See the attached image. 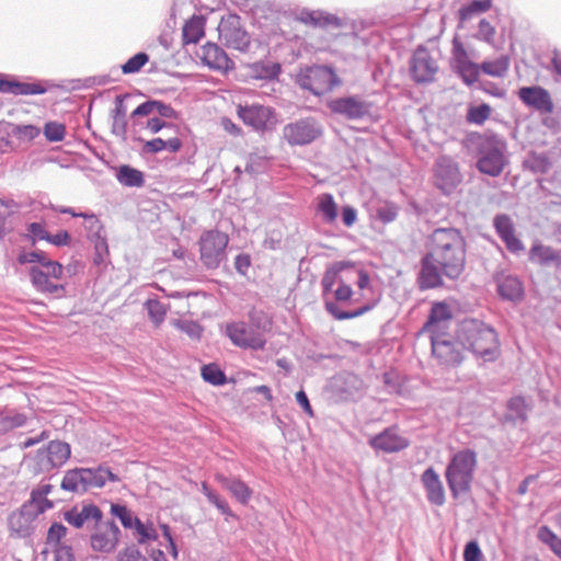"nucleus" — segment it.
<instances>
[{
	"label": "nucleus",
	"mask_w": 561,
	"mask_h": 561,
	"mask_svg": "<svg viewBox=\"0 0 561 561\" xmlns=\"http://www.w3.org/2000/svg\"><path fill=\"white\" fill-rule=\"evenodd\" d=\"M428 251L420 261L416 277L421 290L445 286L444 279H460L466 268L467 247L461 232L453 227L436 228L428 237Z\"/></svg>",
	"instance_id": "nucleus-1"
},
{
	"label": "nucleus",
	"mask_w": 561,
	"mask_h": 561,
	"mask_svg": "<svg viewBox=\"0 0 561 561\" xmlns=\"http://www.w3.org/2000/svg\"><path fill=\"white\" fill-rule=\"evenodd\" d=\"M461 345L485 362H493L500 354L495 329L478 319H465L457 331Z\"/></svg>",
	"instance_id": "nucleus-2"
},
{
	"label": "nucleus",
	"mask_w": 561,
	"mask_h": 561,
	"mask_svg": "<svg viewBox=\"0 0 561 561\" xmlns=\"http://www.w3.org/2000/svg\"><path fill=\"white\" fill-rule=\"evenodd\" d=\"M478 466L477 453L465 448L455 453L445 470L447 485L454 499L471 491Z\"/></svg>",
	"instance_id": "nucleus-3"
},
{
	"label": "nucleus",
	"mask_w": 561,
	"mask_h": 561,
	"mask_svg": "<svg viewBox=\"0 0 561 561\" xmlns=\"http://www.w3.org/2000/svg\"><path fill=\"white\" fill-rule=\"evenodd\" d=\"M262 312L252 311L250 320L252 325L239 321L231 322L226 325V335L230 339L231 343L241 348H250L254 351H262L265 347L266 340L261 332L270 327V322L264 320L261 323Z\"/></svg>",
	"instance_id": "nucleus-4"
},
{
	"label": "nucleus",
	"mask_w": 561,
	"mask_h": 561,
	"mask_svg": "<svg viewBox=\"0 0 561 561\" xmlns=\"http://www.w3.org/2000/svg\"><path fill=\"white\" fill-rule=\"evenodd\" d=\"M297 84L316 96H322L343 84L335 70L327 65H312L300 69L296 77Z\"/></svg>",
	"instance_id": "nucleus-5"
},
{
	"label": "nucleus",
	"mask_w": 561,
	"mask_h": 561,
	"mask_svg": "<svg viewBox=\"0 0 561 561\" xmlns=\"http://www.w3.org/2000/svg\"><path fill=\"white\" fill-rule=\"evenodd\" d=\"M505 150L506 144L501 137L496 135L479 137L477 141V169L490 176L500 175L506 163Z\"/></svg>",
	"instance_id": "nucleus-6"
},
{
	"label": "nucleus",
	"mask_w": 561,
	"mask_h": 561,
	"mask_svg": "<svg viewBox=\"0 0 561 561\" xmlns=\"http://www.w3.org/2000/svg\"><path fill=\"white\" fill-rule=\"evenodd\" d=\"M347 265L348 263L345 262H339L334 264L324 272V275L321 279L322 296L324 299L325 310L336 320H348L360 317L366 312L370 311L371 309H374L375 306L377 305V300H375L373 302L365 304L364 306H360L356 309L344 311L337 306L335 301L331 300L328 297V295L332 291L333 286L336 283L341 284L342 279L340 278L339 274Z\"/></svg>",
	"instance_id": "nucleus-7"
},
{
	"label": "nucleus",
	"mask_w": 561,
	"mask_h": 561,
	"mask_svg": "<svg viewBox=\"0 0 561 561\" xmlns=\"http://www.w3.org/2000/svg\"><path fill=\"white\" fill-rule=\"evenodd\" d=\"M333 115L352 122L370 119L374 116L375 105L364 94H348L334 98L327 103Z\"/></svg>",
	"instance_id": "nucleus-8"
},
{
	"label": "nucleus",
	"mask_w": 561,
	"mask_h": 561,
	"mask_svg": "<svg viewBox=\"0 0 561 561\" xmlns=\"http://www.w3.org/2000/svg\"><path fill=\"white\" fill-rule=\"evenodd\" d=\"M228 242V236L218 230H208L201 236V260L207 268H217L226 259Z\"/></svg>",
	"instance_id": "nucleus-9"
},
{
	"label": "nucleus",
	"mask_w": 561,
	"mask_h": 561,
	"mask_svg": "<svg viewBox=\"0 0 561 561\" xmlns=\"http://www.w3.org/2000/svg\"><path fill=\"white\" fill-rule=\"evenodd\" d=\"M220 42L228 48L247 51L251 44L249 33L241 24V18L237 14L222 16L218 25Z\"/></svg>",
	"instance_id": "nucleus-10"
},
{
	"label": "nucleus",
	"mask_w": 561,
	"mask_h": 561,
	"mask_svg": "<svg viewBox=\"0 0 561 561\" xmlns=\"http://www.w3.org/2000/svg\"><path fill=\"white\" fill-rule=\"evenodd\" d=\"M323 134L322 125L314 117H306L288 123L283 128V137L290 146H305Z\"/></svg>",
	"instance_id": "nucleus-11"
},
{
	"label": "nucleus",
	"mask_w": 561,
	"mask_h": 561,
	"mask_svg": "<svg viewBox=\"0 0 561 561\" xmlns=\"http://www.w3.org/2000/svg\"><path fill=\"white\" fill-rule=\"evenodd\" d=\"M432 355L439 365L455 367L463 360V350L459 340H453L445 333L430 335Z\"/></svg>",
	"instance_id": "nucleus-12"
},
{
	"label": "nucleus",
	"mask_w": 561,
	"mask_h": 561,
	"mask_svg": "<svg viewBox=\"0 0 561 561\" xmlns=\"http://www.w3.org/2000/svg\"><path fill=\"white\" fill-rule=\"evenodd\" d=\"M434 184L444 194H451L461 183L458 162L449 156H439L434 163Z\"/></svg>",
	"instance_id": "nucleus-13"
},
{
	"label": "nucleus",
	"mask_w": 561,
	"mask_h": 561,
	"mask_svg": "<svg viewBox=\"0 0 561 561\" xmlns=\"http://www.w3.org/2000/svg\"><path fill=\"white\" fill-rule=\"evenodd\" d=\"M329 391L335 401H356L364 394V381L353 373L342 371L331 379Z\"/></svg>",
	"instance_id": "nucleus-14"
},
{
	"label": "nucleus",
	"mask_w": 561,
	"mask_h": 561,
	"mask_svg": "<svg viewBox=\"0 0 561 561\" xmlns=\"http://www.w3.org/2000/svg\"><path fill=\"white\" fill-rule=\"evenodd\" d=\"M238 116L242 122L255 130L272 128L277 119L275 110L270 106L252 104L238 107Z\"/></svg>",
	"instance_id": "nucleus-15"
},
{
	"label": "nucleus",
	"mask_w": 561,
	"mask_h": 561,
	"mask_svg": "<svg viewBox=\"0 0 561 561\" xmlns=\"http://www.w3.org/2000/svg\"><path fill=\"white\" fill-rule=\"evenodd\" d=\"M368 445L377 453H399L409 447V439L400 433L398 426H389L368 439Z\"/></svg>",
	"instance_id": "nucleus-16"
},
{
	"label": "nucleus",
	"mask_w": 561,
	"mask_h": 561,
	"mask_svg": "<svg viewBox=\"0 0 561 561\" xmlns=\"http://www.w3.org/2000/svg\"><path fill=\"white\" fill-rule=\"evenodd\" d=\"M438 66L430 51L420 46L415 49L410 61V73L416 83H428L434 80Z\"/></svg>",
	"instance_id": "nucleus-17"
},
{
	"label": "nucleus",
	"mask_w": 561,
	"mask_h": 561,
	"mask_svg": "<svg viewBox=\"0 0 561 561\" xmlns=\"http://www.w3.org/2000/svg\"><path fill=\"white\" fill-rule=\"evenodd\" d=\"M71 454L70 445L61 440H50L37 451L36 458L42 471H50L66 463Z\"/></svg>",
	"instance_id": "nucleus-18"
},
{
	"label": "nucleus",
	"mask_w": 561,
	"mask_h": 561,
	"mask_svg": "<svg viewBox=\"0 0 561 561\" xmlns=\"http://www.w3.org/2000/svg\"><path fill=\"white\" fill-rule=\"evenodd\" d=\"M493 227L508 252L518 255L525 250L523 241L515 234V225L508 215H496L493 218Z\"/></svg>",
	"instance_id": "nucleus-19"
},
{
	"label": "nucleus",
	"mask_w": 561,
	"mask_h": 561,
	"mask_svg": "<svg viewBox=\"0 0 561 561\" xmlns=\"http://www.w3.org/2000/svg\"><path fill=\"white\" fill-rule=\"evenodd\" d=\"M121 530L118 526L108 520L91 536V547L94 551L111 553L115 550L119 541Z\"/></svg>",
	"instance_id": "nucleus-20"
},
{
	"label": "nucleus",
	"mask_w": 561,
	"mask_h": 561,
	"mask_svg": "<svg viewBox=\"0 0 561 561\" xmlns=\"http://www.w3.org/2000/svg\"><path fill=\"white\" fill-rule=\"evenodd\" d=\"M297 21L320 28H342L346 26V20L323 10L302 9L297 14Z\"/></svg>",
	"instance_id": "nucleus-21"
},
{
	"label": "nucleus",
	"mask_w": 561,
	"mask_h": 561,
	"mask_svg": "<svg viewBox=\"0 0 561 561\" xmlns=\"http://www.w3.org/2000/svg\"><path fill=\"white\" fill-rule=\"evenodd\" d=\"M520 101L540 113L550 114L554 105L549 92L539 85L523 87L518 90Z\"/></svg>",
	"instance_id": "nucleus-22"
},
{
	"label": "nucleus",
	"mask_w": 561,
	"mask_h": 561,
	"mask_svg": "<svg viewBox=\"0 0 561 561\" xmlns=\"http://www.w3.org/2000/svg\"><path fill=\"white\" fill-rule=\"evenodd\" d=\"M37 516L26 508L21 506L19 511L12 512L8 517V527L11 536L16 538H28L35 531V520Z\"/></svg>",
	"instance_id": "nucleus-23"
},
{
	"label": "nucleus",
	"mask_w": 561,
	"mask_h": 561,
	"mask_svg": "<svg viewBox=\"0 0 561 561\" xmlns=\"http://www.w3.org/2000/svg\"><path fill=\"white\" fill-rule=\"evenodd\" d=\"M453 67L455 72L462 79L463 83L469 87L478 81L481 72V66L468 58L461 45L455 47Z\"/></svg>",
	"instance_id": "nucleus-24"
},
{
	"label": "nucleus",
	"mask_w": 561,
	"mask_h": 561,
	"mask_svg": "<svg viewBox=\"0 0 561 561\" xmlns=\"http://www.w3.org/2000/svg\"><path fill=\"white\" fill-rule=\"evenodd\" d=\"M453 318V312L448 304L438 301L433 304L426 322L422 328V332H427L430 335L443 334L447 328L446 323Z\"/></svg>",
	"instance_id": "nucleus-25"
},
{
	"label": "nucleus",
	"mask_w": 561,
	"mask_h": 561,
	"mask_svg": "<svg viewBox=\"0 0 561 561\" xmlns=\"http://www.w3.org/2000/svg\"><path fill=\"white\" fill-rule=\"evenodd\" d=\"M421 483L425 490L427 501L435 506H443L446 502L445 489L439 474L433 467L427 468L421 476Z\"/></svg>",
	"instance_id": "nucleus-26"
},
{
	"label": "nucleus",
	"mask_w": 561,
	"mask_h": 561,
	"mask_svg": "<svg viewBox=\"0 0 561 561\" xmlns=\"http://www.w3.org/2000/svg\"><path fill=\"white\" fill-rule=\"evenodd\" d=\"M47 88L42 82H20L13 77L0 78V93L12 95H37L44 94Z\"/></svg>",
	"instance_id": "nucleus-27"
},
{
	"label": "nucleus",
	"mask_w": 561,
	"mask_h": 561,
	"mask_svg": "<svg viewBox=\"0 0 561 561\" xmlns=\"http://www.w3.org/2000/svg\"><path fill=\"white\" fill-rule=\"evenodd\" d=\"M103 517V513L95 504H84L81 510L73 507L64 513V519L75 528H81L85 523L93 522L98 525Z\"/></svg>",
	"instance_id": "nucleus-28"
},
{
	"label": "nucleus",
	"mask_w": 561,
	"mask_h": 561,
	"mask_svg": "<svg viewBox=\"0 0 561 561\" xmlns=\"http://www.w3.org/2000/svg\"><path fill=\"white\" fill-rule=\"evenodd\" d=\"M202 59L209 68L228 71L233 68V61L226 51L214 43H207L202 47Z\"/></svg>",
	"instance_id": "nucleus-29"
},
{
	"label": "nucleus",
	"mask_w": 561,
	"mask_h": 561,
	"mask_svg": "<svg viewBox=\"0 0 561 561\" xmlns=\"http://www.w3.org/2000/svg\"><path fill=\"white\" fill-rule=\"evenodd\" d=\"M129 94H119L115 98L114 108L111 111V131L116 137L125 140L127 136V106L125 101L129 99Z\"/></svg>",
	"instance_id": "nucleus-30"
},
{
	"label": "nucleus",
	"mask_w": 561,
	"mask_h": 561,
	"mask_svg": "<svg viewBox=\"0 0 561 561\" xmlns=\"http://www.w3.org/2000/svg\"><path fill=\"white\" fill-rule=\"evenodd\" d=\"M82 471L87 491L93 488H103L107 481H121V478L114 473L106 465H100L95 468H82Z\"/></svg>",
	"instance_id": "nucleus-31"
},
{
	"label": "nucleus",
	"mask_w": 561,
	"mask_h": 561,
	"mask_svg": "<svg viewBox=\"0 0 561 561\" xmlns=\"http://www.w3.org/2000/svg\"><path fill=\"white\" fill-rule=\"evenodd\" d=\"M30 279L32 286L42 294H49L56 297H61L65 293V286L59 284H54L50 280L49 274H46L45 271L39 268L38 266H32L28 271Z\"/></svg>",
	"instance_id": "nucleus-32"
},
{
	"label": "nucleus",
	"mask_w": 561,
	"mask_h": 561,
	"mask_svg": "<svg viewBox=\"0 0 561 561\" xmlns=\"http://www.w3.org/2000/svg\"><path fill=\"white\" fill-rule=\"evenodd\" d=\"M53 485L48 483L39 484L31 492L30 500L23 504L27 510L33 512L37 517L46 511L53 508V501L47 499L51 492Z\"/></svg>",
	"instance_id": "nucleus-33"
},
{
	"label": "nucleus",
	"mask_w": 561,
	"mask_h": 561,
	"mask_svg": "<svg viewBox=\"0 0 561 561\" xmlns=\"http://www.w3.org/2000/svg\"><path fill=\"white\" fill-rule=\"evenodd\" d=\"M496 283L501 298L510 301H518L523 298L524 287L517 276L502 275L497 277Z\"/></svg>",
	"instance_id": "nucleus-34"
},
{
	"label": "nucleus",
	"mask_w": 561,
	"mask_h": 561,
	"mask_svg": "<svg viewBox=\"0 0 561 561\" xmlns=\"http://www.w3.org/2000/svg\"><path fill=\"white\" fill-rule=\"evenodd\" d=\"M216 480L227 489L232 496L237 499L241 504H248L252 497V490L249 485L237 477H226L224 474H217Z\"/></svg>",
	"instance_id": "nucleus-35"
},
{
	"label": "nucleus",
	"mask_w": 561,
	"mask_h": 561,
	"mask_svg": "<svg viewBox=\"0 0 561 561\" xmlns=\"http://www.w3.org/2000/svg\"><path fill=\"white\" fill-rule=\"evenodd\" d=\"M280 72V64L271 60H261L249 66V76L254 80L275 81Z\"/></svg>",
	"instance_id": "nucleus-36"
},
{
	"label": "nucleus",
	"mask_w": 561,
	"mask_h": 561,
	"mask_svg": "<svg viewBox=\"0 0 561 561\" xmlns=\"http://www.w3.org/2000/svg\"><path fill=\"white\" fill-rule=\"evenodd\" d=\"M529 261L542 266H547L551 263L561 265V254L552 247L536 241L529 250Z\"/></svg>",
	"instance_id": "nucleus-37"
},
{
	"label": "nucleus",
	"mask_w": 561,
	"mask_h": 561,
	"mask_svg": "<svg viewBox=\"0 0 561 561\" xmlns=\"http://www.w3.org/2000/svg\"><path fill=\"white\" fill-rule=\"evenodd\" d=\"M115 176L122 185L127 187H141L145 183L144 173L128 164L121 165Z\"/></svg>",
	"instance_id": "nucleus-38"
},
{
	"label": "nucleus",
	"mask_w": 561,
	"mask_h": 561,
	"mask_svg": "<svg viewBox=\"0 0 561 561\" xmlns=\"http://www.w3.org/2000/svg\"><path fill=\"white\" fill-rule=\"evenodd\" d=\"M204 26L205 22L202 16H192L183 26V43L196 44L204 36Z\"/></svg>",
	"instance_id": "nucleus-39"
},
{
	"label": "nucleus",
	"mask_w": 561,
	"mask_h": 561,
	"mask_svg": "<svg viewBox=\"0 0 561 561\" xmlns=\"http://www.w3.org/2000/svg\"><path fill=\"white\" fill-rule=\"evenodd\" d=\"M60 488L64 491L73 493L87 492L82 468H75L66 471Z\"/></svg>",
	"instance_id": "nucleus-40"
},
{
	"label": "nucleus",
	"mask_w": 561,
	"mask_h": 561,
	"mask_svg": "<svg viewBox=\"0 0 561 561\" xmlns=\"http://www.w3.org/2000/svg\"><path fill=\"white\" fill-rule=\"evenodd\" d=\"M27 416L24 413L18 412L12 409H5L0 413V428L3 432H9L25 425Z\"/></svg>",
	"instance_id": "nucleus-41"
},
{
	"label": "nucleus",
	"mask_w": 561,
	"mask_h": 561,
	"mask_svg": "<svg viewBox=\"0 0 561 561\" xmlns=\"http://www.w3.org/2000/svg\"><path fill=\"white\" fill-rule=\"evenodd\" d=\"M481 72L494 78H503L510 67V58L507 56H500L494 60H485L481 65Z\"/></svg>",
	"instance_id": "nucleus-42"
},
{
	"label": "nucleus",
	"mask_w": 561,
	"mask_h": 561,
	"mask_svg": "<svg viewBox=\"0 0 561 561\" xmlns=\"http://www.w3.org/2000/svg\"><path fill=\"white\" fill-rule=\"evenodd\" d=\"M491 7L492 0H472L459 9V19L461 21L470 20L473 15L489 11Z\"/></svg>",
	"instance_id": "nucleus-43"
},
{
	"label": "nucleus",
	"mask_w": 561,
	"mask_h": 561,
	"mask_svg": "<svg viewBox=\"0 0 561 561\" xmlns=\"http://www.w3.org/2000/svg\"><path fill=\"white\" fill-rule=\"evenodd\" d=\"M318 211L327 222H333L336 219L337 207L331 194H322L319 197Z\"/></svg>",
	"instance_id": "nucleus-44"
},
{
	"label": "nucleus",
	"mask_w": 561,
	"mask_h": 561,
	"mask_svg": "<svg viewBox=\"0 0 561 561\" xmlns=\"http://www.w3.org/2000/svg\"><path fill=\"white\" fill-rule=\"evenodd\" d=\"M203 379L214 386H222L227 378L225 373L216 364H207L202 367Z\"/></svg>",
	"instance_id": "nucleus-45"
},
{
	"label": "nucleus",
	"mask_w": 561,
	"mask_h": 561,
	"mask_svg": "<svg viewBox=\"0 0 561 561\" xmlns=\"http://www.w3.org/2000/svg\"><path fill=\"white\" fill-rule=\"evenodd\" d=\"M145 307L148 311L149 319L154 323V325L158 327L164 321L167 307L161 301L158 299H148Z\"/></svg>",
	"instance_id": "nucleus-46"
},
{
	"label": "nucleus",
	"mask_w": 561,
	"mask_h": 561,
	"mask_svg": "<svg viewBox=\"0 0 561 561\" xmlns=\"http://www.w3.org/2000/svg\"><path fill=\"white\" fill-rule=\"evenodd\" d=\"M111 513L117 517L122 525L127 528L131 529L136 525V520H139L138 517H135L131 515L130 511L122 504H112L111 505Z\"/></svg>",
	"instance_id": "nucleus-47"
},
{
	"label": "nucleus",
	"mask_w": 561,
	"mask_h": 561,
	"mask_svg": "<svg viewBox=\"0 0 561 561\" xmlns=\"http://www.w3.org/2000/svg\"><path fill=\"white\" fill-rule=\"evenodd\" d=\"M90 240L94 245L93 263L95 265H101L105 263L108 256V245L105 234L96 236L95 238H92Z\"/></svg>",
	"instance_id": "nucleus-48"
},
{
	"label": "nucleus",
	"mask_w": 561,
	"mask_h": 561,
	"mask_svg": "<svg viewBox=\"0 0 561 561\" xmlns=\"http://www.w3.org/2000/svg\"><path fill=\"white\" fill-rule=\"evenodd\" d=\"M43 133L48 141L58 142L65 138L66 126L58 122H47L44 125Z\"/></svg>",
	"instance_id": "nucleus-49"
},
{
	"label": "nucleus",
	"mask_w": 561,
	"mask_h": 561,
	"mask_svg": "<svg viewBox=\"0 0 561 561\" xmlns=\"http://www.w3.org/2000/svg\"><path fill=\"white\" fill-rule=\"evenodd\" d=\"M148 54L144 51L137 53L122 66V71L125 75L137 73L148 62Z\"/></svg>",
	"instance_id": "nucleus-50"
},
{
	"label": "nucleus",
	"mask_w": 561,
	"mask_h": 561,
	"mask_svg": "<svg viewBox=\"0 0 561 561\" xmlns=\"http://www.w3.org/2000/svg\"><path fill=\"white\" fill-rule=\"evenodd\" d=\"M174 327L193 340H199L203 333L202 325L193 320H175Z\"/></svg>",
	"instance_id": "nucleus-51"
},
{
	"label": "nucleus",
	"mask_w": 561,
	"mask_h": 561,
	"mask_svg": "<svg viewBox=\"0 0 561 561\" xmlns=\"http://www.w3.org/2000/svg\"><path fill=\"white\" fill-rule=\"evenodd\" d=\"M82 218L84 219V229L88 232L89 239L104 234V227L101 220L94 214L83 213Z\"/></svg>",
	"instance_id": "nucleus-52"
},
{
	"label": "nucleus",
	"mask_w": 561,
	"mask_h": 561,
	"mask_svg": "<svg viewBox=\"0 0 561 561\" xmlns=\"http://www.w3.org/2000/svg\"><path fill=\"white\" fill-rule=\"evenodd\" d=\"M490 114H491L490 105L482 103L480 105L472 106L468 111L467 118L469 122H471L473 124L481 125L489 118Z\"/></svg>",
	"instance_id": "nucleus-53"
},
{
	"label": "nucleus",
	"mask_w": 561,
	"mask_h": 561,
	"mask_svg": "<svg viewBox=\"0 0 561 561\" xmlns=\"http://www.w3.org/2000/svg\"><path fill=\"white\" fill-rule=\"evenodd\" d=\"M135 530L138 534V543L142 545L149 540H157L158 534L153 528L152 524H144L140 519L136 520V525L134 526Z\"/></svg>",
	"instance_id": "nucleus-54"
},
{
	"label": "nucleus",
	"mask_w": 561,
	"mask_h": 561,
	"mask_svg": "<svg viewBox=\"0 0 561 561\" xmlns=\"http://www.w3.org/2000/svg\"><path fill=\"white\" fill-rule=\"evenodd\" d=\"M48 259L44 251H21L18 254L16 261L19 264L24 265L28 263H38L44 266L45 261Z\"/></svg>",
	"instance_id": "nucleus-55"
},
{
	"label": "nucleus",
	"mask_w": 561,
	"mask_h": 561,
	"mask_svg": "<svg viewBox=\"0 0 561 561\" xmlns=\"http://www.w3.org/2000/svg\"><path fill=\"white\" fill-rule=\"evenodd\" d=\"M41 134V129L34 125H16L13 135L23 141H32Z\"/></svg>",
	"instance_id": "nucleus-56"
},
{
	"label": "nucleus",
	"mask_w": 561,
	"mask_h": 561,
	"mask_svg": "<svg viewBox=\"0 0 561 561\" xmlns=\"http://www.w3.org/2000/svg\"><path fill=\"white\" fill-rule=\"evenodd\" d=\"M495 27L485 19L480 20L476 38L488 44L494 42Z\"/></svg>",
	"instance_id": "nucleus-57"
},
{
	"label": "nucleus",
	"mask_w": 561,
	"mask_h": 561,
	"mask_svg": "<svg viewBox=\"0 0 561 561\" xmlns=\"http://www.w3.org/2000/svg\"><path fill=\"white\" fill-rule=\"evenodd\" d=\"M27 236L32 239L33 242L45 240L48 237V232L45 229V226L42 222H31L26 227Z\"/></svg>",
	"instance_id": "nucleus-58"
},
{
	"label": "nucleus",
	"mask_w": 561,
	"mask_h": 561,
	"mask_svg": "<svg viewBox=\"0 0 561 561\" xmlns=\"http://www.w3.org/2000/svg\"><path fill=\"white\" fill-rule=\"evenodd\" d=\"M465 561H482V551L476 540L466 543L463 550Z\"/></svg>",
	"instance_id": "nucleus-59"
},
{
	"label": "nucleus",
	"mask_w": 561,
	"mask_h": 561,
	"mask_svg": "<svg viewBox=\"0 0 561 561\" xmlns=\"http://www.w3.org/2000/svg\"><path fill=\"white\" fill-rule=\"evenodd\" d=\"M67 535V528L61 523H53L47 531V542L57 543Z\"/></svg>",
	"instance_id": "nucleus-60"
},
{
	"label": "nucleus",
	"mask_w": 561,
	"mask_h": 561,
	"mask_svg": "<svg viewBox=\"0 0 561 561\" xmlns=\"http://www.w3.org/2000/svg\"><path fill=\"white\" fill-rule=\"evenodd\" d=\"M398 216V208L393 204L381 206L377 209V217L383 224H389L396 220Z\"/></svg>",
	"instance_id": "nucleus-61"
},
{
	"label": "nucleus",
	"mask_w": 561,
	"mask_h": 561,
	"mask_svg": "<svg viewBox=\"0 0 561 561\" xmlns=\"http://www.w3.org/2000/svg\"><path fill=\"white\" fill-rule=\"evenodd\" d=\"M508 410L516 414V417L525 420L526 419V404L525 400L520 397L512 398L508 401Z\"/></svg>",
	"instance_id": "nucleus-62"
},
{
	"label": "nucleus",
	"mask_w": 561,
	"mask_h": 561,
	"mask_svg": "<svg viewBox=\"0 0 561 561\" xmlns=\"http://www.w3.org/2000/svg\"><path fill=\"white\" fill-rule=\"evenodd\" d=\"M46 268L45 273L49 274L50 278L60 279L64 274V267L60 263L57 261H53L49 257L45 261V264L43 266Z\"/></svg>",
	"instance_id": "nucleus-63"
},
{
	"label": "nucleus",
	"mask_w": 561,
	"mask_h": 561,
	"mask_svg": "<svg viewBox=\"0 0 561 561\" xmlns=\"http://www.w3.org/2000/svg\"><path fill=\"white\" fill-rule=\"evenodd\" d=\"M118 561H142L140 551L135 547L130 546L121 551L117 556Z\"/></svg>",
	"instance_id": "nucleus-64"
}]
</instances>
